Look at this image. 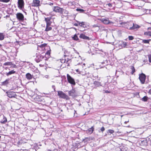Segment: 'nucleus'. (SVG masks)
<instances>
[{"mask_svg": "<svg viewBox=\"0 0 151 151\" xmlns=\"http://www.w3.org/2000/svg\"><path fill=\"white\" fill-rule=\"evenodd\" d=\"M132 21L121 23V24L122 25L123 27L130 30H131V27H132Z\"/></svg>", "mask_w": 151, "mask_h": 151, "instance_id": "f257e3e1", "label": "nucleus"}, {"mask_svg": "<svg viewBox=\"0 0 151 151\" xmlns=\"http://www.w3.org/2000/svg\"><path fill=\"white\" fill-rule=\"evenodd\" d=\"M45 58L41 54L37 53L36 54V58L35 59V60L37 62L39 63L42 61L44 59H45L44 60H45Z\"/></svg>", "mask_w": 151, "mask_h": 151, "instance_id": "f03ea898", "label": "nucleus"}, {"mask_svg": "<svg viewBox=\"0 0 151 151\" xmlns=\"http://www.w3.org/2000/svg\"><path fill=\"white\" fill-rule=\"evenodd\" d=\"M58 96L60 98H63L64 99H65L66 100L69 99V97L65 93H64L63 91H59L58 92Z\"/></svg>", "mask_w": 151, "mask_h": 151, "instance_id": "7ed1b4c3", "label": "nucleus"}, {"mask_svg": "<svg viewBox=\"0 0 151 151\" xmlns=\"http://www.w3.org/2000/svg\"><path fill=\"white\" fill-rule=\"evenodd\" d=\"M52 9L53 11L56 12H58L60 14H62L64 10V9L63 8H60L57 6H54L52 8Z\"/></svg>", "mask_w": 151, "mask_h": 151, "instance_id": "20e7f679", "label": "nucleus"}, {"mask_svg": "<svg viewBox=\"0 0 151 151\" xmlns=\"http://www.w3.org/2000/svg\"><path fill=\"white\" fill-rule=\"evenodd\" d=\"M146 76L145 74L142 73L139 75V78L142 84H143L145 82Z\"/></svg>", "mask_w": 151, "mask_h": 151, "instance_id": "39448f33", "label": "nucleus"}, {"mask_svg": "<svg viewBox=\"0 0 151 151\" xmlns=\"http://www.w3.org/2000/svg\"><path fill=\"white\" fill-rule=\"evenodd\" d=\"M67 78L68 82L71 84L73 85H75L76 84L74 80L68 74H67Z\"/></svg>", "mask_w": 151, "mask_h": 151, "instance_id": "423d86ee", "label": "nucleus"}, {"mask_svg": "<svg viewBox=\"0 0 151 151\" xmlns=\"http://www.w3.org/2000/svg\"><path fill=\"white\" fill-rule=\"evenodd\" d=\"M24 3L23 0H18V7L21 10L24 7Z\"/></svg>", "mask_w": 151, "mask_h": 151, "instance_id": "0eeeda50", "label": "nucleus"}, {"mask_svg": "<svg viewBox=\"0 0 151 151\" xmlns=\"http://www.w3.org/2000/svg\"><path fill=\"white\" fill-rule=\"evenodd\" d=\"M7 96L9 98H15L17 96L15 92H7Z\"/></svg>", "mask_w": 151, "mask_h": 151, "instance_id": "6e6552de", "label": "nucleus"}, {"mask_svg": "<svg viewBox=\"0 0 151 151\" xmlns=\"http://www.w3.org/2000/svg\"><path fill=\"white\" fill-rule=\"evenodd\" d=\"M16 17L17 19L19 21H23L24 20V16L21 13H17L16 14Z\"/></svg>", "mask_w": 151, "mask_h": 151, "instance_id": "1a4fd4ad", "label": "nucleus"}, {"mask_svg": "<svg viewBox=\"0 0 151 151\" xmlns=\"http://www.w3.org/2000/svg\"><path fill=\"white\" fill-rule=\"evenodd\" d=\"M100 21L105 24H108L113 23L112 22L110 21L108 18L106 19H100Z\"/></svg>", "mask_w": 151, "mask_h": 151, "instance_id": "9d476101", "label": "nucleus"}, {"mask_svg": "<svg viewBox=\"0 0 151 151\" xmlns=\"http://www.w3.org/2000/svg\"><path fill=\"white\" fill-rule=\"evenodd\" d=\"M140 27V26L132 22V26L131 27V30L136 29Z\"/></svg>", "mask_w": 151, "mask_h": 151, "instance_id": "9b49d317", "label": "nucleus"}, {"mask_svg": "<svg viewBox=\"0 0 151 151\" xmlns=\"http://www.w3.org/2000/svg\"><path fill=\"white\" fill-rule=\"evenodd\" d=\"M51 17H47L45 19V21L46 22V25L48 26H50L52 22L50 21L51 19Z\"/></svg>", "mask_w": 151, "mask_h": 151, "instance_id": "f8f14e48", "label": "nucleus"}, {"mask_svg": "<svg viewBox=\"0 0 151 151\" xmlns=\"http://www.w3.org/2000/svg\"><path fill=\"white\" fill-rule=\"evenodd\" d=\"M76 22L78 24V25L84 28L86 27V22H81L78 21H76Z\"/></svg>", "mask_w": 151, "mask_h": 151, "instance_id": "ddd939ff", "label": "nucleus"}, {"mask_svg": "<svg viewBox=\"0 0 151 151\" xmlns=\"http://www.w3.org/2000/svg\"><path fill=\"white\" fill-rule=\"evenodd\" d=\"M79 37L83 39L84 40H89L90 38L86 36L84 34H81L80 35Z\"/></svg>", "mask_w": 151, "mask_h": 151, "instance_id": "4468645a", "label": "nucleus"}, {"mask_svg": "<svg viewBox=\"0 0 151 151\" xmlns=\"http://www.w3.org/2000/svg\"><path fill=\"white\" fill-rule=\"evenodd\" d=\"M75 90L73 89H72L68 91V95L69 96H73L75 95Z\"/></svg>", "mask_w": 151, "mask_h": 151, "instance_id": "2eb2a0df", "label": "nucleus"}, {"mask_svg": "<svg viewBox=\"0 0 151 151\" xmlns=\"http://www.w3.org/2000/svg\"><path fill=\"white\" fill-rule=\"evenodd\" d=\"M93 129L94 128L93 127H91L90 128H89L87 130H86L87 133L89 134H91L93 132Z\"/></svg>", "mask_w": 151, "mask_h": 151, "instance_id": "dca6fc26", "label": "nucleus"}, {"mask_svg": "<svg viewBox=\"0 0 151 151\" xmlns=\"http://www.w3.org/2000/svg\"><path fill=\"white\" fill-rule=\"evenodd\" d=\"M33 3L35 6H38L40 5V1L38 0H33Z\"/></svg>", "mask_w": 151, "mask_h": 151, "instance_id": "f3484780", "label": "nucleus"}, {"mask_svg": "<svg viewBox=\"0 0 151 151\" xmlns=\"http://www.w3.org/2000/svg\"><path fill=\"white\" fill-rule=\"evenodd\" d=\"M26 77L28 80H30L32 78V76L29 73H27L26 75Z\"/></svg>", "mask_w": 151, "mask_h": 151, "instance_id": "a211bd4d", "label": "nucleus"}, {"mask_svg": "<svg viewBox=\"0 0 151 151\" xmlns=\"http://www.w3.org/2000/svg\"><path fill=\"white\" fill-rule=\"evenodd\" d=\"M3 119L1 120L0 122L2 124H4L7 121V119L4 115L3 116Z\"/></svg>", "mask_w": 151, "mask_h": 151, "instance_id": "6ab92c4d", "label": "nucleus"}, {"mask_svg": "<svg viewBox=\"0 0 151 151\" xmlns=\"http://www.w3.org/2000/svg\"><path fill=\"white\" fill-rule=\"evenodd\" d=\"M139 144L141 146H144L146 145L147 144V143L146 140H144L139 142Z\"/></svg>", "mask_w": 151, "mask_h": 151, "instance_id": "aec40b11", "label": "nucleus"}, {"mask_svg": "<svg viewBox=\"0 0 151 151\" xmlns=\"http://www.w3.org/2000/svg\"><path fill=\"white\" fill-rule=\"evenodd\" d=\"M93 83L95 86L96 87H98L99 86H101V83L98 81H95Z\"/></svg>", "mask_w": 151, "mask_h": 151, "instance_id": "412c9836", "label": "nucleus"}, {"mask_svg": "<svg viewBox=\"0 0 151 151\" xmlns=\"http://www.w3.org/2000/svg\"><path fill=\"white\" fill-rule=\"evenodd\" d=\"M50 26L46 25V28L45 29V31H48L51 30L52 29V28Z\"/></svg>", "mask_w": 151, "mask_h": 151, "instance_id": "4be33fe9", "label": "nucleus"}, {"mask_svg": "<svg viewBox=\"0 0 151 151\" xmlns=\"http://www.w3.org/2000/svg\"><path fill=\"white\" fill-rule=\"evenodd\" d=\"M16 73V71H14V70H12L11 71H10L8 73H7L6 74V75L7 76H8L9 75H10L14 73Z\"/></svg>", "mask_w": 151, "mask_h": 151, "instance_id": "5701e85b", "label": "nucleus"}, {"mask_svg": "<svg viewBox=\"0 0 151 151\" xmlns=\"http://www.w3.org/2000/svg\"><path fill=\"white\" fill-rule=\"evenodd\" d=\"M9 80H6L4 81L2 83V85L4 86H5L8 84L9 83Z\"/></svg>", "mask_w": 151, "mask_h": 151, "instance_id": "b1692460", "label": "nucleus"}, {"mask_svg": "<svg viewBox=\"0 0 151 151\" xmlns=\"http://www.w3.org/2000/svg\"><path fill=\"white\" fill-rule=\"evenodd\" d=\"M4 35L3 33H0V40H2L4 39Z\"/></svg>", "mask_w": 151, "mask_h": 151, "instance_id": "393cba45", "label": "nucleus"}, {"mask_svg": "<svg viewBox=\"0 0 151 151\" xmlns=\"http://www.w3.org/2000/svg\"><path fill=\"white\" fill-rule=\"evenodd\" d=\"M72 38L74 40L77 41L79 40V39L76 34L74 36L72 37Z\"/></svg>", "mask_w": 151, "mask_h": 151, "instance_id": "a878e982", "label": "nucleus"}, {"mask_svg": "<svg viewBox=\"0 0 151 151\" xmlns=\"http://www.w3.org/2000/svg\"><path fill=\"white\" fill-rule=\"evenodd\" d=\"M131 69L132 70V72H131V73L132 74H133V73L135 72V69L134 68V67L133 66H131Z\"/></svg>", "mask_w": 151, "mask_h": 151, "instance_id": "bb28decb", "label": "nucleus"}, {"mask_svg": "<svg viewBox=\"0 0 151 151\" xmlns=\"http://www.w3.org/2000/svg\"><path fill=\"white\" fill-rule=\"evenodd\" d=\"M71 62V60L68 58H66V63L67 64V66H69L70 65V63Z\"/></svg>", "mask_w": 151, "mask_h": 151, "instance_id": "cd10ccee", "label": "nucleus"}, {"mask_svg": "<svg viewBox=\"0 0 151 151\" xmlns=\"http://www.w3.org/2000/svg\"><path fill=\"white\" fill-rule=\"evenodd\" d=\"M64 56L65 57L68 56L69 53L68 52L66 51V50H65V49H64Z\"/></svg>", "mask_w": 151, "mask_h": 151, "instance_id": "c85d7f7f", "label": "nucleus"}, {"mask_svg": "<svg viewBox=\"0 0 151 151\" xmlns=\"http://www.w3.org/2000/svg\"><path fill=\"white\" fill-rule=\"evenodd\" d=\"M151 40L150 39L149 40H143L142 42L144 43H149V42Z\"/></svg>", "mask_w": 151, "mask_h": 151, "instance_id": "c756f323", "label": "nucleus"}, {"mask_svg": "<svg viewBox=\"0 0 151 151\" xmlns=\"http://www.w3.org/2000/svg\"><path fill=\"white\" fill-rule=\"evenodd\" d=\"M144 34L145 35L151 36V32L148 31L145 32Z\"/></svg>", "mask_w": 151, "mask_h": 151, "instance_id": "7c9ffc66", "label": "nucleus"}, {"mask_svg": "<svg viewBox=\"0 0 151 151\" xmlns=\"http://www.w3.org/2000/svg\"><path fill=\"white\" fill-rule=\"evenodd\" d=\"M12 63L11 62H7L5 63L4 64V66L6 65H12Z\"/></svg>", "mask_w": 151, "mask_h": 151, "instance_id": "2f4dec72", "label": "nucleus"}, {"mask_svg": "<svg viewBox=\"0 0 151 151\" xmlns=\"http://www.w3.org/2000/svg\"><path fill=\"white\" fill-rule=\"evenodd\" d=\"M148 97L147 96H144L142 99V100L143 101L145 102L147 101Z\"/></svg>", "mask_w": 151, "mask_h": 151, "instance_id": "473e14b6", "label": "nucleus"}, {"mask_svg": "<svg viewBox=\"0 0 151 151\" xmlns=\"http://www.w3.org/2000/svg\"><path fill=\"white\" fill-rule=\"evenodd\" d=\"M76 10L77 11L80 12V13H83L85 11V10L83 9L77 8L76 9Z\"/></svg>", "mask_w": 151, "mask_h": 151, "instance_id": "72a5a7b5", "label": "nucleus"}, {"mask_svg": "<svg viewBox=\"0 0 151 151\" xmlns=\"http://www.w3.org/2000/svg\"><path fill=\"white\" fill-rule=\"evenodd\" d=\"M101 64L103 65H104V66L105 65H106L108 64V62L106 60H105L103 62H101Z\"/></svg>", "mask_w": 151, "mask_h": 151, "instance_id": "f704fd0d", "label": "nucleus"}, {"mask_svg": "<svg viewBox=\"0 0 151 151\" xmlns=\"http://www.w3.org/2000/svg\"><path fill=\"white\" fill-rule=\"evenodd\" d=\"M60 62L62 63H66V58H65L64 59H62L60 60Z\"/></svg>", "mask_w": 151, "mask_h": 151, "instance_id": "c9c22d12", "label": "nucleus"}, {"mask_svg": "<svg viewBox=\"0 0 151 151\" xmlns=\"http://www.w3.org/2000/svg\"><path fill=\"white\" fill-rule=\"evenodd\" d=\"M122 46L124 47H127V43L126 42H123V44H122Z\"/></svg>", "mask_w": 151, "mask_h": 151, "instance_id": "e433bc0d", "label": "nucleus"}, {"mask_svg": "<svg viewBox=\"0 0 151 151\" xmlns=\"http://www.w3.org/2000/svg\"><path fill=\"white\" fill-rule=\"evenodd\" d=\"M10 0H0V1L5 3H7L9 2Z\"/></svg>", "mask_w": 151, "mask_h": 151, "instance_id": "4c0bfd02", "label": "nucleus"}, {"mask_svg": "<svg viewBox=\"0 0 151 151\" xmlns=\"http://www.w3.org/2000/svg\"><path fill=\"white\" fill-rule=\"evenodd\" d=\"M148 59H149V61L150 63H151V55H148Z\"/></svg>", "mask_w": 151, "mask_h": 151, "instance_id": "58836bf2", "label": "nucleus"}, {"mask_svg": "<svg viewBox=\"0 0 151 151\" xmlns=\"http://www.w3.org/2000/svg\"><path fill=\"white\" fill-rule=\"evenodd\" d=\"M128 38L129 40H132L134 39V37L132 36H129Z\"/></svg>", "mask_w": 151, "mask_h": 151, "instance_id": "ea45409f", "label": "nucleus"}, {"mask_svg": "<svg viewBox=\"0 0 151 151\" xmlns=\"http://www.w3.org/2000/svg\"><path fill=\"white\" fill-rule=\"evenodd\" d=\"M109 132L110 133V134H112L114 132V130H112L109 129Z\"/></svg>", "mask_w": 151, "mask_h": 151, "instance_id": "a19ab883", "label": "nucleus"}, {"mask_svg": "<svg viewBox=\"0 0 151 151\" xmlns=\"http://www.w3.org/2000/svg\"><path fill=\"white\" fill-rule=\"evenodd\" d=\"M93 27H98L99 28V29H100V26H98L97 24H94L93 26Z\"/></svg>", "mask_w": 151, "mask_h": 151, "instance_id": "79ce46f5", "label": "nucleus"}, {"mask_svg": "<svg viewBox=\"0 0 151 151\" xmlns=\"http://www.w3.org/2000/svg\"><path fill=\"white\" fill-rule=\"evenodd\" d=\"M100 130L101 132H103L105 130V128L104 127H103L101 128Z\"/></svg>", "mask_w": 151, "mask_h": 151, "instance_id": "37998d69", "label": "nucleus"}, {"mask_svg": "<svg viewBox=\"0 0 151 151\" xmlns=\"http://www.w3.org/2000/svg\"><path fill=\"white\" fill-rule=\"evenodd\" d=\"M64 14H66V15H67L68 13V12L67 10H64Z\"/></svg>", "mask_w": 151, "mask_h": 151, "instance_id": "c03bdc74", "label": "nucleus"}, {"mask_svg": "<svg viewBox=\"0 0 151 151\" xmlns=\"http://www.w3.org/2000/svg\"><path fill=\"white\" fill-rule=\"evenodd\" d=\"M106 5H108L109 7H112V5L111 3H109L106 4Z\"/></svg>", "mask_w": 151, "mask_h": 151, "instance_id": "a18cd8bd", "label": "nucleus"}, {"mask_svg": "<svg viewBox=\"0 0 151 151\" xmlns=\"http://www.w3.org/2000/svg\"><path fill=\"white\" fill-rule=\"evenodd\" d=\"M74 25L75 26H78V25H78V23H75L74 24Z\"/></svg>", "mask_w": 151, "mask_h": 151, "instance_id": "49530a36", "label": "nucleus"}, {"mask_svg": "<svg viewBox=\"0 0 151 151\" xmlns=\"http://www.w3.org/2000/svg\"><path fill=\"white\" fill-rule=\"evenodd\" d=\"M45 77L46 78H49V76L48 75H45Z\"/></svg>", "mask_w": 151, "mask_h": 151, "instance_id": "de8ad7c7", "label": "nucleus"}, {"mask_svg": "<svg viewBox=\"0 0 151 151\" xmlns=\"http://www.w3.org/2000/svg\"><path fill=\"white\" fill-rule=\"evenodd\" d=\"M148 93L150 94H151V88L150 89Z\"/></svg>", "mask_w": 151, "mask_h": 151, "instance_id": "09e8293b", "label": "nucleus"}, {"mask_svg": "<svg viewBox=\"0 0 151 151\" xmlns=\"http://www.w3.org/2000/svg\"><path fill=\"white\" fill-rule=\"evenodd\" d=\"M147 30H151V27H148L147 29Z\"/></svg>", "mask_w": 151, "mask_h": 151, "instance_id": "8fccbe9b", "label": "nucleus"}, {"mask_svg": "<svg viewBox=\"0 0 151 151\" xmlns=\"http://www.w3.org/2000/svg\"><path fill=\"white\" fill-rule=\"evenodd\" d=\"M105 93H109L110 92L109 91H108L107 90H106V91H105Z\"/></svg>", "mask_w": 151, "mask_h": 151, "instance_id": "3c124183", "label": "nucleus"}, {"mask_svg": "<svg viewBox=\"0 0 151 151\" xmlns=\"http://www.w3.org/2000/svg\"><path fill=\"white\" fill-rule=\"evenodd\" d=\"M52 87V88H53L54 89V91H55V86L54 85H53Z\"/></svg>", "mask_w": 151, "mask_h": 151, "instance_id": "603ef678", "label": "nucleus"}, {"mask_svg": "<svg viewBox=\"0 0 151 151\" xmlns=\"http://www.w3.org/2000/svg\"><path fill=\"white\" fill-rule=\"evenodd\" d=\"M51 6L53 5V3H50L49 4Z\"/></svg>", "mask_w": 151, "mask_h": 151, "instance_id": "864d4df0", "label": "nucleus"}, {"mask_svg": "<svg viewBox=\"0 0 151 151\" xmlns=\"http://www.w3.org/2000/svg\"><path fill=\"white\" fill-rule=\"evenodd\" d=\"M47 151H56V150H53L52 151H51V150H47Z\"/></svg>", "mask_w": 151, "mask_h": 151, "instance_id": "5fc2aeb1", "label": "nucleus"}, {"mask_svg": "<svg viewBox=\"0 0 151 151\" xmlns=\"http://www.w3.org/2000/svg\"><path fill=\"white\" fill-rule=\"evenodd\" d=\"M129 122V121H125L124 122V123L125 124H126L127 123V122Z\"/></svg>", "mask_w": 151, "mask_h": 151, "instance_id": "6e6d98bb", "label": "nucleus"}, {"mask_svg": "<svg viewBox=\"0 0 151 151\" xmlns=\"http://www.w3.org/2000/svg\"><path fill=\"white\" fill-rule=\"evenodd\" d=\"M9 17V15H6V17Z\"/></svg>", "mask_w": 151, "mask_h": 151, "instance_id": "4d7b16f0", "label": "nucleus"}, {"mask_svg": "<svg viewBox=\"0 0 151 151\" xmlns=\"http://www.w3.org/2000/svg\"><path fill=\"white\" fill-rule=\"evenodd\" d=\"M2 47V45L1 44H0V48H1Z\"/></svg>", "mask_w": 151, "mask_h": 151, "instance_id": "13d9d810", "label": "nucleus"}, {"mask_svg": "<svg viewBox=\"0 0 151 151\" xmlns=\"http://www.w3.org/2000/svg\"><path fill=\"white\" fill-rule=\"evenodd\" d=\"M78 70H78V69H77V70H76V71L77 72H78Z\"/></svg>", "mask_w": 151, "mask_h": 151, "instance_id": "bf43d9fd", "label": "nucleus"}, {"mask_svg": "<svg viewBox=\"0 0 151 151\" xmlns=\"http://www.w3.org/2000/svg\"><path fill=\"white\" fill-rule=\"evenodd\" d=\"M88 139V137H87V138H86L85 139V140H86V139Z\"/></svg>", "mask_w": 151, "mask_h": 151, "instance_id": "052dcab7", "label": "nucleus"}, {"mask_svg": "<svg viewBox=\"0 0 151 151\" xmlns=\"http://www.w3.org/2000/svg\"><path fill=\"white\" fill-rule=\"evenodd\" d=\"M73 29H75V30H76V29L74 27H73Z\"/></svg>", "mask_w": 151, "mask_h": 151, "instance_id": "680f3d73", "label": "nucleus"}, {"mask_svg": "<svg viewBox=\"0 0 151 151\" xmlns=\"http://www.w3.org/2000/svg\"><path fill=\"white\" fill-rule=\"evenodd\" d=\"M86 73H85V74H83V75H86Z\"/></svg>", "mask_w": 151, "mask_h": 151, "instance_id": "e2e57ef3", "label": "nucleus"}, {"mask_svg": "<svg viewBox=\"0 0 151 151\" xmlns=\"http://www.w3.org/2000/svg\"><path fill=\"white\" fill-rule=\"evenodd\" d=\"M15 66H16V65H15L14 67H15Z\"/></svg>", "mask_w": 151, "mask_h": 151, "instance_id": "0e129e2a", "label": "nucleus"}]
</instances>
